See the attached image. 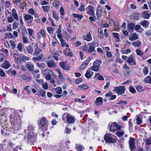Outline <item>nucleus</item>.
<instances>
[{
    "instance_id": "obj_1",
    "label": "nucleus",
    "mask_w": 151,
    "mask_h": 151,
    "mask_svg": "<svg viewBox=\"0 0 151 151\" xmlns=\"http://www.w3.org/2000/svg\"><path fill=\"white\" fill-rule=\"evenodd\" d=\"M12 113L10 114V122L12 125L10 128L11 130H16L21 126V120L19 117L16 114L15 111L12 110Z\"/></svg>"
},
{
    "instance_id": "obj_2",
    "label": "nucleus",
    "mask_w": 151,
    "mask_h": 151,
    "mask_svg": "<svg viewBox=\"0 0 151 151\" xmlns=\"http://www.w3.org/2000/svg\"><path fill=\"white\" fill-rule=\"evenodd\" d=\"M46 119L45 117H42L40 120L39 124V128L44 130H46L47 129V125L46 123Z\"/></svg>"
},
{
    "instance_id": "obj_3",
    "label": "nucleus",
    "mask_w": 151,
    "mask_h": 151,
    "mask_svg": "<svg viewBox=\"0 0 151 151\" xmlns=\"http://www.w3.org/2000/svg\"><path fill=\"white\" fill-rule=\"evenodd\" d=\"M101 63V61L100 60H96L93 63V65L90 68L93 70L95 71H98L99 67L100 66V64Z\"/></svg>"
},
{
    "instance_id": "obj_4",
    "label": "nucleus",
    "mask_w": 151,
    "mask_h": 151,
    "mask_svg": "<svg viewBox=\"0 0 151 151\" xmlns=\"http://www.w3.org/2000/svg\"><path fill=\"white\" fill-rule=\"evenodd\" d=\"M108 126L109 127V130L111 132H115L116 131L119 130L120 128L119 125L115 122L111 124L110 125L109 124Z\"/></svg>"
},
{
    "instance_id": "obj_5",
    "label": "nucleus",
    "mask_w": 151,
    "mask_h": 151,
    "mask_svg": "<svg viewBox=\"0 0 151 151\" xmlns=\"http://www.w3.org/2000/svg\"><path fill=\"white\" fill-rule=\"evenodd\" d=\"M104 139L106 142L109 143H114L116 141L115 139L112 137L111 134H105Z\"/></svg>"
},
{
    "instance_id": "obj_6",
    "label": "nucleus",
    "mask_w": 151,
    "mask_h": 151,
    "mask_svg": "<svg viewBox=\"0 0 151 151\" xmlns=\"http://www.w3.org/2000/svg\"><path fill=\"white\" fill-rule=\"evenodd\" d=\"M125 89L124 86H117L115 87L114 91L120 95L124 94Z\"/></svg>"
},
{
    "instance_id": "obj_7",
    "label": "nucleus",
    "mask_w": 151,
    "mask_h": 151,
    "mask_svg": "<svg viewBox=\"0 0 151 151\" xmlns=\"http://www.w3.org/2000/svg\"><path fill=\"white\" fill-rule=\"evenodd\" d=\"M127 62L132 65H136V62L134 56L132 54L127 59Z\"/></svg>"
},
{
    "instance_id": "obj_8",
    "label": "nucleus",
    "mask_w": 151,
    "mask_h": 151,
    "mask_svg": "<svg viewBox=\"0 0 151 151\" xmlns=\"http://www.w3.org/2000/svg\"><path fill=\"white\" fill-rule=\"evenodd\" d=\"M37 137L36 134H34L32 131H30L27 135V139L30 140V142H32L35 140Z\"/></svg>"
},
{
    "instance_id": "obj_9",
    "label": "nucleus",
    "mask_w": 151,
    "mask_h": 151,
    "mask_svg": "<svg viewBox=\"0 0 151 151\" xmlns=\"http://www.w3.org/2000/svg\"><path fill=\"white\" fill-rule=\"evenodd\" d=\"M94 8L93 6L89 5L86 8L87 14L89 15H93L94 14Z\"/></svg>"
},
{
    "instance_id": "obj_10",
    "label": "nucleus",
    "mask_w": 151,
    "mask_h": 151,
    "mask_svg": "<svg viewBox=\"0 0 151 151\" xmlns=\"http://www.w3.org/2000/svg\"><path fill=\"white\" fill-rule=\"evenodd\" d=\"M24 20L26 21L28 23L30 24L32 22L33 17L30 15L26 14L24 16Z\"/></svg>"
},
{
    "instance_id": "obj_11",
    "label": "nucleus",
    "mask_w": 151,
    "mask_h": 151,
    "mask_svg": "<svg viewBox=\"0 0 151 151\" xmlns=\"http://www.w3.org/2000/svg\"><path fill=\"white\" fill-rule=\"evenodd\" d=\"M89 45L88 48V52L89 53H91L92 52L95 51V48L96 47V44L94 42H92L88 44Z\"/></svg>"
},
{
    "instance_id": "obj_12",
    "label": "nucleus",
    "mask_w": 151,
    "mask_h": 151,
    "mask_svg": "<svg viewBox=\"0 0 151 151\" xmlns=\"http://www.w3.org/2000/svg\"><path fill=\"white\" fill-rule=\"evenodd\" d=\"M90 60V58L89 57L88 58L80 67V69L81 70H83L85 68H86L89 63Z\"/></svg>"
},
{
    "instance_id": "obj_13",
    "label": "nucleus",
    "mask_w": 151,
    "mask_h": 151,
    "mask_svg": "<svg viewBox=\"0 0 151 151\" xmlns=\"http://www.w3.org/2000/svg\"><path fill=\"white\" fill-rule=\"evenodd\" d=\"M129 148L131 150H132L135 147L134 139L133 138L130 139L129 141Z\"/></svg>"
},
{
    "instance_id": "obj_14",
    "label": "nucleus",
    "mask_w": 151,
    "mask_h": 151,
    "mask_svg": "<svg viewBox=\"0 0 151 151\" xmlns=\"http://www.w3.org/2000/svg\"><path fill=\"white\" fill-rule=\"evenodd\" d=\"M46 63L49 68H54L56 67V64L52 60H48L46 61Z\"/></svg>"
},
{
    "instance_id": "obj_15",
    "label": "nucleus",
    "mask_w": 151,
    "mask_h": 151,
    "mask_svg": "<svg viewBox=\"0 0 151 151\" xmlns=\"http://www.w3.org/2000/svg\"><path fill=\"white\" fill-rule=\"evenodd\" d=\"M66 118L67 122L69 123H73L75 120V118L69 114L67 115Z\"/></svg>"
},
{
    "instance_id": "obj_16",
    "label": "nucleus",
    "mask_w": 151,
    "mask_h": 151,
    "mask_svg": "<svg viewBox=\"0 0 151 151\" xmlns=\"http://www.w3.org/2000/svg\"><path fill=\"white\" fill-rule=\"evenodd\" d=\"M82 37L83 40H86L87 42H89L91 41L92 39L91 34L90 32L88 33L86 36H83Z\"/></svg>"
},
{
    "instance_id": "obj_17",
    "label": "nucleus",
    "mask_w": 151,
    "mask_h": 151,
    "mask_svg": "<svg viewBox=\"0 0 151 151\" xmlns=\"http://www.w3.org/2000/svg\"><path fill=\"white\" fill-rule=\"evenodd\" d=\"M59 65L61 68L64 70H69L70 67L66 65V63L65 62H62L59 63Z\"/></svg>"
},
{
    "instance_id": "obj_18",
    "label": "nucleus",
    "mask_w": 151,
    "mask_h": 151,
    "mask_svg": "<svg viewBox=\"0 0 151 151\" xmlns=\"http://www.w3.org/2000/svg\"><path fill=\"white\" fill-rule=\"evenodd\" d=\"M103 103V99L102 97H100L97 98L96 99V101L95 102V104L98 106L101 105Z\"/></svg>"
},
{
    "instance_id": "obj_19",
    "label": "nucleus",
    "mask_w": 151,
    "mask_h": 151,
    "mask_svg": "<svg viewBox=\"0 0 151 151\" xmlns=\"http://www.w3.org/2000/svg\"><path fill=\"white\" fill-rule=\"evenodd\" d=\"M26 67L28 70L32 72L34 69V65L30 62L27 63L26 65Z\"/></svg>"
},
{
    "instance_id": "obj_20",
    "label": "nucleus",
    "mask_w": 151,
    "mask_h": 151,
    "mask_svg": "<svg viewBox=\"0 0 151 151\" xmlns=\"http://www.w3.org/2000/svg\"><path fill=\"white\" fill-rule=\"evenodd\" d=\"M41 37H42L44 38L46 37L44 30L43 29H41L40 31L37 34V38L39 39H40Z\"/></svg>"
},
{
    "instance_id": "obj_21",
    "label": "nucleus",
    "mask_w": 151,
    "mask_h": 151,
    "mask_svg": "<svg viewBox=\"0 0 151 151\" xmlns=\"http://www.w3.org/2000/svg\"><path fill=\"white\" fill-rule=\"evenodd\" d=\"M28 12L31 15H34L35 18H37L38 17V14L32 8L29 9L28 10Z\"/></svg>"
},
{
    "instance_id": "obj_22",
    "label": "nucleus",
    "mask_w": 151,
    "mask_h": 151,
    "mask_svg": "<svg viewBox=\"0 0 151 151\" xmlns=\"http://www.w3.org/2000/svg\"><path fill=\"white\" fill-rule=\"evenodd\" d=\"M150 15L151 14L149 13L147 11H144L142 14V17L145 19H149Z\"/></svg>"
},
{
    "instance_id": "obj_23",
    "label": "nucleus",
    "mask_w": 151,
    "mask_h": 151,
    "mask_svg": "<svg viewBox=\"0 0 151 151\" xmlns=\"http://www.w3.org/2000/svg\"><path fill=\"white\" fill-rule=\"evenodd\" d=\"M93 72L91 71L90 69H88L86 71L85 74L86 77L87 78H90L93 75Z\"/></svg>"
},
{
    "instance_id": "obj_24",
    "label": "nucleus",
    "mask_w": 151,
    "mask_h": 151,
    "mask_svg": "<svg viewBox=\"0 0 151 151\" xmlns=\"http://www.w3.org/2000/svg\"><path fill=\"white\" fill-rule=\"evenodd\" d=\"M42 52V50L38 46H36L35 49V51L33 54V55L37 56L40 52Z\"/></svg>"
},
{
    "instance_id": "obj_25",
    "label": "nucleus",
    "mask_w": 151,
    "mask_h": 151,
    "mask_svg": "<svg viewBox=\"0 0 151 151\" xmlns=\"http://www.w3.org/2000/svg\"><path fill=\"white\" fill-rule=\"evenodd\" d=\"M12 15L14 18L17 21L19 20L18 15L16 10L14 9H13L12 10Z\"/></svg>"
},
{
    "instance_id": "obj_26",
    "label": "nucleus",
    "mask_w": 151,
    "mask_h": 151,
    "mask_svg": "<svg viewBox=\"0 0 151 151\" xmlns=\"http://www.w3.org/2000/svg\"><path fill=\"white\" fill-rule=\"evenodd\" d=\"M10 66V64L9 62L6 60H5L1 65V67L2 68H4L5 69H7L9 68Z\"/></svg>"
},
{
    "instance_id": "obj_27",
    "label": "nucleus",
    "mask_w": 151,
    "mask_h": 151,
    "mask_svg": "<svg viewBox=\"0 0 151 151\" xmlns=\"http://www.w3.org/2000/svg\"><path fill=\"white\" fill-rule=\"evenodd\" d=\"M64 53L65 55L68 57H72L73 55V54L70 52V48L66 49L64 51Z\"/></svg>"
},
{
    "instance_id": "obj_28",
    "label": "nucleus",
    "mask_w": 151,
    "mask_h": 151,
    "mask_svg": "<svg viewBox=\"0 0 151 151\" xmlns=\"http://www.w3.org/2000/svg\"><path fill=\"white\" fill-rule=\"evenodd\" d=\"M26 49L28 54L33 55V50L32 47L30 45H28L26 47Z\"/></svg>"
},
{
    "instance_id": "obj_29",
    "label": "nucleus",
    "mask_w": 151,
    "mask_h": 151,
    "mask_svg": "<svg viewBox=\"0 0 151 151\" xmlns=\"http://www.w3.org/2000/svg\"><path fill=\"white\" fill-rule=\"evenodd\" d=\"M138 37L136 33H132L131 35L129 37V39L131 41H133L137 39Z\"/></svg>"
},
{
    "instance_id": "obj_30",
    "label": "nucleus",
    "mask_w": 151,
    "mask_h": 151,
    "mask_svg": "<svg viewBox=\"0 0 151 151\" xmlns=\"http://www.w3.org/2000/svg\"><path fill=\"white\" fill-rule=\"evenodd\" d=\"M43 74L45 75V76L49 75H52L53 72L51 70H48L46 69L43 71Z\"/></svg>"
},
{
    "instance_id": "obj_31",
    "label": "nucleus",
    "mask_w": 151,
    "mask_h": 151,
    "mask_svg": "<svg viewBox=\"0 0 151 151\" xmlns=\"http://www.w3.org/2000/svg\"><path fill=\"white\" fill-rule=\"evenodd\" d=\"M56 70L58 74V77L61 80L64 81L65 80V78L62 75L60 70L59 69H56Z\"/></svg>"
},
{
    "instance_id": "obj_32",
    "label": "nucleus",
    "mask_w": 151,
    "mask_h": 151,
    "mask_svg": "<svg viewBox=\"0 0 151 151\" xmlns=\"http://www.w3.org/2000/svg\"><path fill=\"white\" fill-rule=\"evenodd\" d=\"M21 77L23 80L26 81L28 82H29L31 80V78L30 77L26 75H22Z\"/></svg>"
},
{
    "instance_id": "obj_33",
    "label": "nucleus",
    "mask_w": 151,
    "mask_h": 151,
    "mask_svg": "<svg viewBox=\"0 0 151 151\" xmlns=\"http://www.w3.org/2000/svg\"><path fill=\"white\" fill-rule=\"evenodd\" d=\"M141 24L142 26L144 28H147L148 27L149 23L148 21L146 20H144L141 22Z\"/></svg>"
},
{
    "instance_id": "obj_34",
    "label": "nucleus",
    "mask_w": 151,
    "mask_h": 151,
    "mask_svg": "<svg viewBox=\"0 0 151 151\" xmlns=\"http://www.w3.org/2000/svg\"><path fill=\"white\" fill-rule=\"evenodd\" d=\"M136 31L139 32H142L144 31L143 28H141L140 25H137L135 27Z\"/></svg>"
},
{
    "instance_id": "obj_35",
    "label": "nucleus",
    "mask_w": 151,
    "mask_h": 151,
    "mask_svg": "<svg viewBox=\"0 0 151 151\" xmlns=\"http://www.w3.org/2000/svg\"><path fill=\"white\" fill-rule=\"evenodd\" d=\"M61 54V52L60 51L55 52L53 55L55 59L56 60H58V57Z\"/></svg>"
},
{
    "instance_id": "obj_36",
    "label": "nucleus",
    "mask_w": 151,
    "mask_h": 151,
    "mask_svg": "<svg viewBox=\"0 0 151 151\" xmlns=\"http://www.w3.org/2000/svg\"><path fill=\"white\" fill-rule=\"evenodd\" d=\"M13 56L16 61V63H19L21 61L20 57L19 55L16 53H15L14 54Z\"/></svg>"
},
{
    "instance_id": "obj_37",
    "label": "nucleus",
    "mask_w": 151,
    "mask_h": 151,
    "mask_svg": "<svg viewBox=\"0 0 151 151\" xmlns=\"http://www.w3.org/2000/svg\"><path fill=\"white\" fill-rule=\"evenodd\" d=\"M128 30H134L135 27V24L132 23H130L128 24Z\"/></svg>"
},
{
    "instance_id": "obj_38",
    "label": "nucleus",
    "mask_w": 151,
    "mask_h": 151,
    "mask_svg": "<svg viewBox=\"0 0 151 151\" xmlns=\"http://www.w3.org/2000/svg\"><path fill=\"white\" fill-rule=\"evenodd\" d=\"M132 44L133 46L138 47L141 45L142 43L140 41L137 40L136 42H132Z\"/></svg>"
},
{
    "instance_id": "obj_39",
    "label": "nucleus",
    "mask_w": 151,
    "mask_h": 151,
    "mask_svg": "<svg viewBox=\"0 0 151 151\" xmlns=\"http://www.w3.org/2000/svg\"><path fill=\"white\" fill-rule=\"evenodd\" d=\"M21 60L24 62L29 60V57L25 55H22L21 56Z\"/></svg>"
},
{
    "instance_id": "obj_40",
    "label": "nucleus",
    "mask_w": 151,
    "mask_h": 151,
    "mask_svg": "<svg viewBox=\"0 0 151 151\" xmlns=\"http://www.w3.org/2000/svg\"><path fill=\"white\" fill-rule=\"evenodd\" d=\"M139 116L138 115L136 116V123L138 125L140 124L142 122V119L139 117Z\"/></svg>"
},
{
    "instance_id": "obj_41",
    "label": "nucleus",
    "mask_w": 151,
    "mask_h": 151,
    "mask_svg": "<svg viewBox=\"0 0 151 151\" xmlns=\"http://www.w3.org/2000/svg\"><path fill=\"white\" fill-rule=\"evenodd\" d=\"M95 78L99 80H104L103 77L101 76L99 73H96Z\"/></svg>"
},
{
    "instance_id": "obj_42",
    "label": "nucleus",
    "mask_w": 151,
    "mask_h": 151,
    "mask_svg": "<svg viewBox=\"0 0 151 151\" xmlns=\"http://www.w3.org/2000/svg\"><path fill=\"white\" fill-rule=\"evenodd\" d=\"M52 15L53 17L56 21H58L59 20V17L58 14L54 11L52 12Z\"/></svg>"
},
{
    "instance_id": "obj_43",
    "label": "nucleus",
    "mask_w": 151,
    "mask_h": 151,
    "mask_svg": "<svg viewBox=\"0 0 151 151\" xmlns=\"http://www.w3.org/2000/svg\"><path fill=\"white\" fill-rule=\"evenodd\" d=\"M144 140L146 145H151V137L146 138Z\"/></svg>"
},
{
    "instance_id": "obj_44",
    "label": "nucleus",
    "mask_w": 151,
    "mask_h": 151,
    "mask_svg": "<svg viewBox=\"0 0 151 151\" xmlns=\"http://www.w3.org/2000/svg\"><path fill=\"white\" fill-rule=\"evenodd\" d=\"M98 31L99 36L101 38H103V33L101 29L99 28L98 29Z\"/></svg>"
},
{
    "instance_id": "obj_45",
    "label": "nucleus",
    "mask_w": 151,
    "mask_h": 151,
    "mask_svg": "<svg viewBox=\"0 0 151 151\" xmlns=\"http://www.w3.org/2000/svg\"><path fill=\"white\" fill-rule=\"evenodd\" d=\"M61 45L63 47L65 46L67 47H69V45L65 42V41L63 39L60 40Z\"/></svg>"
},
{
    "instance_id": "obj_46",
    "label": "nucleus",
    "mask_w": 151,
    "mask_h": 151,
    "mask_svg": "<svg viewBox=\"0 0 151 151\" xmlns=\"http://www.w3.org/2000/svg\"><path fill=\"white\" fill-rule=\"evenodd\" d=\"M55 92L58 94H60L62 93V89L60 87H58L54 89Z\"/></svg>"
},
{
    "instance_id": "obj_47",
    "label": "nucleus",
    "mask_w": 151,
    "mask_h": 151,
    "mask_svg": "<svg viewBox=\"0 0 151 151\" xmlns=\"http://www.w3.org/2000/svg\"><path fill=\"white\" fill-rule=\"evenodd\" d=\"M42 8L45 12H48L50 10V7L48 6H42Z\"/></svg>"
},
{
    "instance_id": "obj_48",
    "label": "nucleus",
    "mask_w": 151,
    "mask_h": 151,
    "mask_svg": "<svg viewBox=\"0 0 151 151\" xmlns=\"http://www.w3.org/2000/svg\"><path fill=\"white\" fill-rule=\"evenodd\" d=\"M39 95L42 97H45V96L46 91L42 89H41L39 91Z\"/></svg>"
},
{
    "instance_id": "obj_49",
    "label": "nucleus",
    "mask_w": 151,
    "mask_h": 151,
    "mask_svg": "<svg viewBox=\"0 0 151 151\" xmlns=\"http://www.w3.org/2000/svg\"><path fill=\"white\" fill-rule=\"evenodd\" d=\"M22 40L23 42L24 43H27L29 42V39L28 37L26 36H23L22 37Z\"/></svg>"
},
{
    "instance_id": "obj_50",
    "label": "nucleus",
    "mask_w": 151,
    "mask_h": 151,
    "mask_svg": "<svg viewBox=\"0 0 151 151\" xmlns=\"http://www.w3.org/2000/svg\"><path fill=\"white\" fill-rule=\"evenodd\" d=\"M136 89L137 91L139 92L142 91L144 90L143 87L141 86H137L136 87Z\"/></svg>"
},
{
    "instance_id": "obj_51",
    "label": "nucleus",
    "mask_w": 151,
    "mask_h": 151,
    "mask_svg": "<svg viewBox=\"0 0 151 151\" xmlns=\"http://www.w3.org/2000/svg\"><path fill=\"white\" fill-rule=\"evenodd\" d=\"M27 30L29 34V39L30 40H32V39L31 38H30V36H32V33L33 32H34V30L32 29L28 28L27 29Z\"/></svg>"
},
{
    "instance_id": "obj_52",
    "label": "nucleus",
    "mask_w": 151,
    "mask_h": 151,
    "mask_svg": "<svg viewBox=\"0 0 151 151\" xmlns=\"http://www.w3.org/2000/svg\"><path fill=\"white\" fill-rule=\"evenodd\" d=\"M150 76H148L145 78L144 80V81L145 82L148 83H150Z\"/></svg>"
},
{
    "instance_id": "obj_53",
    "label": "nucleus",
    "mask_w": 151,
    "mask_h": 151,
    "mask_svg": "<svg viewBox=\"0 0 151 151\" xmlns=\"http://www.w3.org/2000/svg\"><path fill=\"white\" fill-rule=\"evenodd\" d=\"M17 48L18 49V50L20 52H22L23 50V48L22 44L20 43H19L17 46Z\"/></svg>"
},
{
    "instance_id": "obj_54",
    "label": "nucleus",
    "mask_w": 151,
    "mask_h": 151,
    "mask_svg": "<svg viewBox=\"0 0 151 151\" xmlns=\"http://www.w3.org/2000/svg\"><path fill=\"white\" fill-rule=\"evenodd\" d=\"M102 15L101 12L99 10H98L96 11V15L98 19H99L101 16Z\"/></svg>"
},
{
    "instance_id": "obj_55",
    "label": "nucleus",
    "mask_w": 151,
    "mask_h": 151,
    "mask_svg": "<svg viewBox=\"0 0 151 151\" xmlns=\"http://www.w3.org/2000/svg\"><path fill=\"white\" fill-rule=\"evenodd\" d=\"M73 17L76 18H78L80 19H81L82 17L83 16L81 14H73Z\"/></svg>"
},
{
    "instance_id": "obj_56",
    "label": "nucleus",
    "mask_w": 151,
    "mask_h": 151,
    "mask_svg": "<svg viewBox=\"0 0 151 151\" xmlns=\"http://www.w3.org/2000/svg\"><path fill=\"white\" fill-rule=\"evenodd\" d=\"M47 30L49 33L50 34H52L54 32V30L51 27H47Z\"/></svg>"
},
{
    "instance_id": "obj_57",
    "label": "nucleus",
    "mask_w": 151,
    "mask_h": 151,
    "mask_svg": "<svg viewBox=\"0 0 151 151\" xmlns=\"http://www.w3.org/2000/svg\"><path fill=\"white\" fill-rule=\"evenodd\" d=\"M43 88L45 89H47L48 88V85L47 82L45 83L42 84Z\"/></svg>"
},
{
    "instance_id": "obj_58",
    "label": "nucleus",
    "mask_w": 151,
    "mask_h": 151,
    "mask_svg": "<svg viewBox=\"0 0 151 151\" xmlns=\"http://www.w3.org/2000/svg\"><path fill=\"white\" fill-rule=\"evenodd\" d=\"M78 87L80 88H82L83 89H87L88 88V86L84 84H82L81 85L79 86Z\"/></svg>"
},
{
    "instance_id": "obj_59",
    "label": "nucleus",
    "mask_w": 151,
    "mask_h": 151,
    "mask_svg": "<svg viewBox=\"0 0 151 151\" xmlns=\"http://www.w3.org/2000/svg\"><path fill=\"white\" fill-rule=\"evenodd\" d=\"M129 90L130 92L132 93H135L136 90L135 88L132 86H130L129 88Z\"/></svg>"
},
{
    "instance_id": "obj_60",
    "label": "nucleus",
    "mask_w": 151,
    "mask_h": 151,
    "mask_svg": "<svg viewBox=\"0 0 151 151\" xmlns=\"http://www.w3.org/2000/svg\"><path fill=\"white\" fill-rule=\"evenodd\" d=\"M124 134V133L123 131H117L116 133V134L119 137H120L122 135H123Z\"/></svg>"
},
{
    "instance_id": "obj_61",
    "label": "nucleus",
    "mask_w": 151,
    "mask_h": 151,
    "mask_svg": "<svg viewBox=\"0 0 151 151\" xmlns=\"http://www.w3.org/2000/svg\"><path fill=\"white\" fill-rule=\"evenodd\" d=\"M8 21L9 23H12L14 21V19L12 17H7Z\"/></svg>"
},
{
    "instance_id": "obj_62",
    "label": "nucleus",
    "mask_w": 151,
    "mask_h": 151,
    "mask_svg": "<svg viewBox=\"0 0 151 151\" xmlns=\"http://www.w3.org/2000/svg\"><path fill=\"white\" fill-rule=\"evenodd\" d=\"M76 149L78 151H81L82 149H84V147L81 145H79L76 147Z\"/></svg>"
},
{
    "instance_id": "obj_63",
    "label": "nucleus",
    "mask_w": 151,
    "mask_h": 151,
    "mask_svg": "<svg viewBox=\"0 0 151 151\" xmlns=\"http://www.w3.org/2000/svg\"><path fill=\"white\" fill-rule=\"evenodd\" d=\"M136 53L137 55L140 56H142L143 55V52H142L140 50L137 49L136 50Z\"/></svg>"
},
{
    "instance_id": "obj_64",
    "label": "nucleus",
    "mask_w": 151,
    "mask_h": 151,
    "mask_svg": "<svg viewBox=\"0 0 151 151\" xmlns=\"http://www.w3.org/2000/svg\"><path fill=\"white\" fill-rule=\"evenodd\" d=\"M59 3L58 1H55L53 3V5L56 7L58 8L59 6Z\"/></svg>"
}]
</instances>
